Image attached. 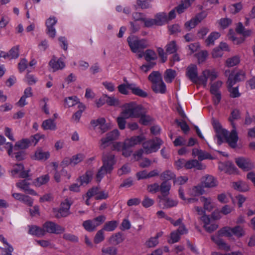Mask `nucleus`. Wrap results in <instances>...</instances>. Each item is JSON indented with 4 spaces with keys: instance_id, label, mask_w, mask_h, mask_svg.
<instances>
[{
    "instance_id": "1",
    "label": "nucleus",
    "mask_w": 255,
    "mask_h": 255,
    "mask_svg": "<svg viewBox=\"0 0 255 255\" xmlns=\"http://www.w3.org/2000/svg\"><path fill=\"white\" fill-rule=\"evenodd\" d=\"M212 124L216 132L218 144H221L223 140L225 139L231 147L235 148L237 146V142L239 137L235 125L233 124V129L230 134H228V131L222 128L217 120L213 118L212 119Z\"/></svg>"
},
{
    "instance_id": "2",
    "label": "nucleus",
    "mask_w": 255,
    "mask_h": 255,
    "mask_svg": "<svg viewBox=\"0 0 255 255\" xmlns=\"http://www.w3.org/2000/svg\"><path fill=\"white\" fill-rule=\"evenodd\" d=\"M143 107L135 102L125 104L122 112V116L126 118H138L143 112Z\"/></svg>"
},
{
    "instance_id": "3",
    "label": "nucleus",
    "mask_w": 255,
    "mask_h": 255,
    "mask_svg": "<svg viewBox=\"0 0 255 255\" xmlns=\"http://www.w3.org/2000/svg\"><path fill=\"white\" fill-rule=\"evenodd\" d=\"M127 41L133 53H136L140 50H143L148 46V42L144 39H139L134 36H130L128 37Z\"/></svg>"
},
{
    "instance_id": "4",
    "label": "nucleus",
    "mask_w": 255,
    "mask_h": 255,
    "mask_svg": "<svg viewBox=\"0 0 255 255\" xmlns=\"http://www.w3.org/2000/svg\"><path fill=\"white\" fill-rule=\"evenodd\" d=\"M220 235L228 237H232L233 235L240 238L245 235V231L240 226H236L233 228L225 227L219 231Z\"/></svg>"
},
{
    "instance_id": "5",
    "label": "nucleus",
    "mask_w": 255,
    "mask_h": 255,
    "mask_svg": "<svg viewBox=\"0 0 255 255\" xmlns=\"http://www.w3.org/2000/svg\"><path fill=\"white\" fill-rule=\"evenodd\" d=\"M218 77V73L215 69H205L202 71L201 75L199 76V84L203 85L204 87H206L208 80L212 82L217 78Z\"/></svg>"
},
{
    "instance_id": "6",
    "label": "nucleus",
    "mask_w": 255,
    "mask_h": 255,
    "mask_svg": "<svg viewBox=\"0 0 255 255\" xmlns=\"http://www.w3.org/2000/svg\"><path fill=\"white\" fill-rule=\"evenodd\" d=\"M163 141L159 138L147 140L143 143L144 153L148 154L155 152L158 150Z\"/></svg>"
},
{
    "instance_id": "7",
    "label": "nucleus",
    "mask_w": 255,
    "mask_h": 255,
    "mask_svg": "<svg viewBox=\"0 0 255 255\" xmlns=\"http://www.w3.org/2000/svg\"><path fill=\"white\" fill-rule=\"evenodd\" d=\"M72 204L68 199H66L61 202L60 207L58 209H53V213L57 218L68 216L70 214V208Z\"/></svg>"
},
{
    "instance_id": "8",
    "label": "nucleus",
    "mask_w": 255,
    "mask_h": 255,
    "mask_svg": "<svg viewBox=\"0 0 255 255\" xmlns=\"http://www.w3.org/2000/svg\"><path fill=\"white\" fill-rule=\"evenodd\" d=\"M43 229L45 233H52L55 234H60L65 231V228L54 222H47L43 225Z\"/></svg>"
},
{
    "instance_id": "9",
    "label": "nucleus",
    "mask_w": 255,
    "mask_h": 255,
    "mask_svg": "<svg viewBox=\"0 0 255 255\" xmlns=\"http://www.w3.org/2000/svg\"><path fill=\"white\" fill-rule=\"evenodd\" d=\"M102 166L107 168L108 171H112L114 169V165L116 163L115 155L111 153H105L102 157Z\"/></svg>"
},
{
    "instance_id": "10",
    "label": "nucleus",
    "mask_w": 255,
    "mask_h": 255,
    "mask_svg": "<svg viewBox=\"0 0 255 255\" xmlns=\"http://www.w3.org/2000/svg\"><path fill=\"white\" fill-rule=\"evenodd\" d=\"M120 136V132L118 129H115L108 132L106 134V136L101 139L100 146L102 148H105L107 147L109 142L112 140L118 139Z\"/></svg>"
},
{
    "instance_id": "11",
    "label": "nucleus",
    "mask_w": 255,
    "mask_h": 255,
    "mask_svg": "<svg viewBox=\"0 0 255 255\" xmlns=\"http://www.w3.org/2000/svg\"><path fill=\"white\" fill-rule=\"evenodd\" d=\"M237 165L245 171L251 170L255 168L254 163L249 158L239 157L236 159Z\"/></svg>"
},
{
    "instance_id": "12",
    "label": "nucleus",
    "mask_w": 255,
    "mask_h": 255,
    "mask_svg": "<svg viewBox=\"0 0 255 255\" xmlns=\"http://www.w3.org/2000/svg\"><path fill=\"white\" fill-rule=\"evenodd\" d=\"M50 157L49 151L44 150L42 147H38L34 153L30 156L32 159L38 161H45Z\"/></svg>"
},
{
    "instance_id": "13",
    "label": "nucleus",
    "mask_w": 255,
    "mask_h": 255,
    "mask_svg": "<svg viewBox=\"0 0 255 255\" xmlns=\"http://www.w3.org/2000/svg\"><path fill=\"white\" fill-rule=\"evenodd\" d=\"M11 175L13 177L26 178L28 176V171L24 170L22 164H16L10 171Z\"/></svg>"
},
{
    "instance_id": "14",
    "label": "nucleus",
    "mask_w": 255,
    "mask_h": 255,
    "mask_svg": "<svg viewBox=\"0 0 255 255\" xmlns=\"http://www.w3.org/2000/svg\"><path fill=\"white\" fill-rule=\"evenodd\" d=\"M57 22V19L54 16L49 17L46 21L47 34L51 38H54L56 36V31L54 26Z\"/></svg>"
},
{
    "instance_id": "15",
    "label": "nucleus",
    "mask_w": 255,
    "mask_h": 255,
    "mask_svg": "<svg viewBox=\"0 0 255 255\" xmlns=\"http://www.w3.org/2000/svg\"><path fill=\"white\" fill-rule=\"evenodd\" d=\"M246 79V73L244 70H239L234 75L231 74L229 75L227 84L229 86H233L236 82L244 80Z\"/></svg>"
},
{
    "instance_id": "16",
    "label": "nucleus",
    "mask_w": 255,
    "mask_h": 255,
    "mask_svg": "<svg viewBox=\"0 0 255 255\" xmlns=\"http://www.w3.org/2000/svg\"><path fill=\"white\" fill-rule=\"evenodd\" d=\"M112 149L118 151H122V154L125 157L129 156L132 153V150L130 149H128L127 148L125 141L124 142H114L113 144Z\"/></svg>"
},
{
    "instance_id": "17",
    "label": "nucleus",
    "mask_w": 255,
    "mask_h": 255,
    "mask_svg": "<svg viewBox=\"0 0 255 255\" xmlns=\"http://www.w3.org/2000/svg\"><path fill=\"white\" fill-rule=\"evenodd\" d=\"M187 75L192 82L199 84V76H198L197 67L196 65L191 64L188 67Z\"/></svg>"
},
{
    "instance_id": "18",
    "label": "nucleus",
    "mask_w": 255,
    "mask_h": 255,
    "mask_svg": "<svg viewBox=\"0 0 255 255\" xmlns=\"http://www.w3.org/2000/svg\"><path fill=\"white\" fill-rule=\"evenodd\" d=\"M145 139V137L142 135L133 136L131 138H127L125 140L126 146L128 149H130V147L139 144Z\"/></svg>"
},
{
    "instance_id": "19",
    "label": "nucleus",
    "mask_w": 255,
    "mask_h": 255,
    "mask_svg": "<svg viewBox=\"0 0 255 255\" xmlns=\"http://www.w3.org/2000/svg\"><path fill=\"white\" fill-rule=\"evenodd\" d=\"M16 185L18 188L30 195L35 196L38 195L34 190L29 188L30 183L28 182L27 179L20 180L18 182Z\"/></svg>"
},
{
    "instance_id": "20",
    "label": "nucleus",
    "mask_w": 255,
    "mask_h": 255,
    "mask_svg": "<svg viewBox=\"0 0 255 255\" xmlns=\"http://www.w3.org/2000/svg\"><path fill=\"white\" fill-rule=\"evenodd\" d=\"M218 168L220 171H224L228 174H232L236 172L237 168L235 165L231 162H220L218 165Z\"/></svg>"
},
{
    "instance_id": "21",
    "label": "nucleus",
    "mask_w": 255,
    "mask_h": 255,
    "mask_svg": "<svg viewBox=\"0 0 255 255\" xmlns=\"http://www.w3.org/2000/svg\"><path fill=\"white\" fill-rule=\"evenodd\" d=\"M195 168L197 170H203L206 168V166L196 159L186 160V169H190Z\"/></svg>"
},
{
    "instance_id": "22",
    "label": "nucleus",
    "mask_w": 255,
    "mask_h": 255,
    "mask_svg": "<svg viewBox=\"0 0 255 255\" xmlns=\"http://www.w3.org/2000/svg\"><path fill=\"white\" fill-rule=\"evenodd\" d=\"M49 65L53 71L62 69L65 66L64 62L61 58L57 59L55 57H53L50 61Z\"/></svg>"
},
{
    "instance_id": "23",
    "label": "nucleus",
    "mask_w": 255,
    "mask_h": 255,
    "mask_svg": "<svg viewBox=\"0 0 255 255\" xmlns=\"http://www.w3.org/2000/svg\"><path fill=\"white\" fill-rule=\"evenodd\" d=\"M128 89L130 90L132 93L135 95L141 97H146L147 94L141 89L139 87L137 86L135 83H128Z\"/></svg>"
},
{
    "instance_id": "24",
    "label": "nucleus",
    "mask_w": 255,
    "mask_h": 255,
    "mask_svg": "<svg viewBox=\"0 0 255 255\" xmlns=\"http://www.w3.org/2000/svg\"><path fill=\"white\" fill-rule=\"evenodd\" d=\"M5 138L2 135H0V150H2L3 148H5L7 150V153L9 156L13 157L12 151H13V145L10 142H5Z\"/></svg>"
},
{
    "instance_id": "25",
    "label": "nucleus",
    "mask_w": 255,
    "mask_h": 255,
    "mask_svg": "<svg viewBox=\"0 0 255 255\" xmlns=\"http://www.w3.org/2000/svg\"><path fill=\"white\" fill-rule=\"evenodd\" d=\"M200 201L203 203V207L206 211L210 212L215 207V203L211 198L202 196L200 198Z\"/></svg>"
},
{
    "instance_id": "26",
    "label": "nucleus",
    "mask_w": 255,
    "mask_h": 255,
    "mask_svg": "<svg viewBox=\"0 0 255 255\" xmlns=\"http://www.w3.org/2000/svg\"><path fill=\"white\" fill-rule=\"evenodd\" d=\"M232 186L234 189L240 192H247L250 189L248 184L241 180L233 182Z\"/></svg>"
},
{
    "instance_id": "27",
    "label": "nucleus",
    "mask_w": 255,
    "mask_h": 255,
    "mask_svg": "<svg viewBox=\"0 0 255 255\" xmlns=\"http://www.w3.org/2000/svg\"><path fill=\"white\" fill-rule=\"evenodd\" d=\"M91 124L94 127L99 126L102 132L107 131L109 128V126L106 124V120L103 118H99L96 120H93L91 122Z\"/></svg>"
},
{
    "instance_id": "28",
    "label": "nucleus",
    "mask_w": 255,
    "mask_h": 255,
    "mask_svg": "<svg viewBox=\"0 0 255 255\" xmlns=\"http://www.w3.org/2000/svg\"><path fill=\"white\" fill-rule=\"evenodd\" d=\"M202 183L205 187L212 188L217 185V182L214 177L207 175L202 178Z\"/></svg>"
},
{
    "instance_id": "29",
    "label": "nucleus",
    "mask_w": 255,
    "mask_h": 255,
    "mask_svg": "<svg viewBox=\"0 0 255 255\" xmlns=\"http://www.w3.org/2000/svg\"><path fill=\"white\" fill-rule=\"evenodd\" d=\"M28 233L38 237L43 236L45 235L43 228H41L35 225L28 226Z\"/></svg>"
},
{
    "instance_id": "30",
    "label": "nucleus",
    "mask_w": 255,
    "mask_h": 255,
    "mask_svg": "<svg viewBox=\"0 0 255 255\" xmlns=\"http://www.w3.org/2000/svg\"><path fill=\"white\" fill-rule=\"evenodd\" d=\"M93 175V172L89 170L87 171L85 174L81 176L79 179L81 185H84L88 184L92 179Z\"/></svg>"
},
{
    "instance_id": "31",
    "label": "nucleus",
    "mask_w": 255,
    "mask_h": 255,
    "mask_svg": "<svg viewBox=\"0 0 255 255\" xmlns=\"http://www.w3.org/2000/svg\"><path fill=\"white\" fill-rule=\"evenodd\" d=\"M44 130H55L56 129V124L54 120L51 119L44 120L41 125Z\"/></svg>"
},
{
    "instance_id": "32",
    "label": "nucleus",
    "mask_w": 255,
    "mask_h": 255,
    "mask_svg": "<svg viewBox=\"0 0 255 255\" xmlns=\"http://www.w3.org/2000/svg\"><path fill=\"white\" fill-rule=\"evenodd\" d=\"M156 25H162L168 21L167 15L165 13L161 12L157 14L154 18Z\"/></svg>"
},
{
    "instance_id": "33",
    "label": "nucleus",
    "mask_w": 255,
    "mask_h": 255,
    "mask_svg": "<svg viewBox=\"0 0 255 255\" xmlns=\"http://www.w3.org/2000/svg\"><path fill=\"white\" fill-rule=\"evenodd\" d=\"M204 193V190L201 186H196L190 188L188 194L191 197H197L202 195Z\"/></svg>"
},
{
    "instance_id": "34",
    "label": "nucleus",
    "mask_w": 255,
    "mask_h": 255,
    "mask_svg": "<svg viewBox=\"0 0 255 255\" xmlns=\"http://www.w3.org/2000/svg\"><path fill=\"white\" fill-rule=\"evenodd\" d=\"M152 89L156 93L164 94L166 92V85L163 80L152 85Z\"/></svg>"
},
{
    "instance_id": "35",
    "label": "nucleus",
    "mask_w": 255,
    "mask_h": 255,
    "mask_svg": "<svg viewBox=\"0 0 255 255\" xmlns=\"http://www.w3.org/2000/svg\"><path fill=\"white\" fill-rule=\"evenodd\" d=\"M148 80L152 85L159 83L162 80L161 74L158 71H153L148 76Z\"/></svg>"
},
{
    "instance_id": "36",
    "label": "nucleus",
    "mask_w": 255,
    "mask_h": 255,
    "mask_svg": "<svg viewBox=\"0 0 255 255\" xmlns=\"http://www.w3.org/2000/svg\"><path fill=\"white\" fill-rule=\"evenodd\" d=\"M30 145V141L27 139H23L16 142L13 149H25Z\"/></svg>"
},
{
    "instance_id": "37",
    "label": "nucleus",
    "mask_w": 255,
    "mask_h": 255,
    "mask_svg": "<svg viewBox=\"0 0 255 255\" xmlns=\"http://www.w3.org/2000/svg\"><path fill=\"white\" fill-rule=\"evenodd\" d=\"M64 103L65 107H71L79 103V99L76 96L68 97L64 99Z\"/></svg>"
},
{
    "instance_id": "38",
    "label": "nucleus",
    "mask_w": 255,
    "mask_h": 255,
    "mask_svg": "<svg viewBox=\"0 0 255 255\" xmlns=\"http://www.w3.org/2000/svg\"><path fill=\"white\" fill-rule=\"evenodd\" d=\"M221 34L218 32H213L210 34L206 40V43L207 46H212L214 44V41L219 38Z\"/></svg>"
},
{
    "instance_id": "39",
    "label": "nucleus",
    "mask_w": 255,
    "mask_h": 255,
    "mask_svg": "<svg viewBox=\"0 0 255 255\" xmlns=\"http://www.w3.org/2000/svg\"><path fill=\"white\" fill-rule=\"evenodd\" d=\"M143 112L140 115L139 123L143 125H148L152 121V118L148 115H146V110L143 108Z\"/></svg>"
},
{
    "instance_id": "40",
    "label": "nucleus",
    "mask_w": 255,
    "mask_h": 255,
    "mask_svg": "<svg viewBox=\"0 0 255 255\" xmlns=\"http://www.w3.org/2000/svg\"><path fill=\"white\" fill-rule=\"evenodd\" d=\"M236 31L242 34L245 37L249 36L252 33V31L250 29H246L245 28L243 24L241 22H239L236 27Z\"/></svg>"
},
{
    "instance_id": "41",
    "label": "nucleus",
    "mask_w": 255,
    "mask_h": 255,
    "mask_svg": "<svg viewBox=\"0 0 255 255\" xmlns=\"http://www.w3.org/2000/svg\"><path fill=\"white\" fill-rule=\"evenodd\" d=\"M49 180V176L48 175H44L36 178L34 181L33 184L36 187H40V186L45 184Z\"/></svg>"
},
{
    "instance_id": "42",
    "label": "nucleus",
    "mask_w": 255,
    "mask_h": 255,
    "mask_svg": "<svg viewBox=\"0 0 255 255\" xmlns=\"http://www.w3.org/2000/svg\"><path fill=\"white\" fill-rule=\"evenodd\" d=\"M19 56V46H15L11 48L8 53H6V58L15 59Z\"/></svg>"
},
{
    "instance_id": "43",
    "label": "nucleus",
    "mask_w": 255,
    "mask_h": 255,
    "mask_svg": "<svg viewBox=\"0 0 255 255\" xmlns=\"http://www.w3.org/2000/svg\"><path fill=\"white\" fill-rule=\"evenodd\" d=\"M124 241V238L122 234L120 233H116L112 235L109 239V242L113 245H118Z\"/></svg>"
},
{
    "instance_id": "44",
    "label": "nucleus",
    "mask_w": 255,
    "mask_h": 255,
    "mask_svg": "<svg viewBox=\"0 0 255 255\" xmlns=\"http://www.w3.org/2000/svg\"><path fill=\"white\" fill-rule=\"evenodd\" d=\"M118 250L114 247H103L102 249L101 255H117Z\"/></svg>"
},
{
    "instance_id": "45",
    "label": "nucleus",
    "mask_w": 255,
    "mask_h": 255,
    "mask_svg": "<svg viewBox=\"0 0 255 255\" xmlns=\"http://www.w3.org/2000/svg\"><path fill=\"white\" fill-rule=\"evenodd\" d=\"M157 58V55L155 52L151 49H147L145 51L144 59L149 62L153 61Z\"/></svg>"
},
{
    "instance_id": "46",
    "label": "nucleus",
    "mask_w": 255,
    "mask_h": 255,
    "mask_svg": "<svg viewBox=\"0 0 255 255\" xmlns=\"http://www.w3.org/2000/svg\"><path fill=\"white\" fill-rule=\"evenodd\" d=\"M118 222L116 221H111L107 222L105 224L103 230L108 232H112L116 229L118 225Z\"/></svg>"
},
{
    "instance_id": "47",
    "label": "nucleus",
    "mask_w": 255,
    "mask_h": 255,
    "mask_svg": "<svg viewBox=\"0 0 255 255\" xmlns=\"http://www.w3.org/2000/svg\"><path fill=\"white\" fill-rule=\"evenodd\" d=\"M212 240L218 245L220 249L227 251L230 250V246L225 243L222 240L217 237H212Z\"/></svg>"
},
{
    "instance_id": "48",
    "label": "nucleus",
    "mask_w": 255,
    "mask_h": 255,
    "mask_svg": "<svg viewBox=\"0 0 255 255\" xmlns=\"http://www.w3.org/2000/svg\"><path fill=\"white\" fill-rule=\"evenodd\" d=\"M176 76V71L171 69L166 70L164 74V79L167 83H171Z\"/></svg>"
},
{
    "instance_id": "49",
    "label": "nucleus",
    "mask_w": 255,
    "mask_h": 255,
    "mask_svg": "<svg viewBox=\"0 0 255 255\" xmlns=\"http://www.w3.org/2000/svg\"><path fill=\"white\" fill-rule=\"evenodd\" d=\"M163 204L165 208H169L176 206L178 201L169 198H164L162 200Z\"/></svg>"
},
{
    "instance_id": "50",
    "label": "nucleus",
    "mask_w": 255,
    "mask_h": 255,
    "mask_svg": "<svg viewBox=\"0 0 255 255\" xmlns=\"http://www.w3.org/2000/svg\"><path fill=\"white\" fill-rule=\"evenodd\" d=\"M170 188V183L167 182L166 181L163 182L160 186H159V190L163 196L168 195Z\"/></svg>"
},
{
    "instance_id": "51",
    "label": "nucleus",
    "mask_w": 255,
    "mask_h": 255,
    "mask_svg": "<svg viewBox=\"0 0 255 255\" xmlns=\"http://www.w3.org/2000/svg\"><path fill=\"white\" fill-rule=\"evenodd\" d=\"M112 171H111L107 170V168L102 166L98 170L96 175V179L97 181L100 182L106 174L110 173Z\"/></svg>"
},
{
    "instance_id": "52",
    "label": "nucleus",
    "mask_w": 255,
    "mask_h": 255,
    "mask_svg": "<svg viewBox=\"0 0 255 255\" xmlns=\"http://www.w3.org/2000/svg\"><path fill=\"white\" fill-rule=\"evenodd\" d=\"M223 82L218 80L215 82H211L210 92L211 93H220V88L221 87Z\"/></svg>"
},
{
    "instance_id": "53",
    "label": "nucleus",
    "mask_w": 255,
    "mask_h": 255,
    "mask_svg": "<svg viewBox=\"0 0 255 255\" xmlns=\"http://www.w3.org/2000/svg\"><path fill=\"white\" fill-rule=\"evenodd\" d=\"M86 156L84 153H79L71 157L72 164L77 165L82 162L85 158Z\"/></svg>"
},
{
    "instance_id": "54",
    "label": "nucleus",
    "mask_w": 255,
    "mask_h": 255,
    "mask_svg": "<svg viewBox=\"0 0 255 255\" xmlns=\"http://www.w3.org/2000/svg\"><path fill=\"white\" fill-rule=\"evenodd\" d=\"M178 49V46L175 41H171L168 43L166 46V52L169 53H173L175 52Z\"/></svg>"
},
{
    "instance_id": "55",
    "label": "nucleus",
    "mask_w": 255,
    "mask_h": 255,
    "mask_svg": "<svg viewBox=\"0 0 255 255\" xmlns=\"http://www.w3.org/2000/svg\"><path fill=\"white\" fill-rule=\"evenodd\" d=\"M232 22V19L229 18H223L218 21V23L221 28H227Z\"/></svg>"
},
{
    "instance_id": "56",
    "label": "nucleus",
    "mask_w": 255,
    "mask_h": 255,
    "mask_svg": "<svg viewBox=\"0 0 255 255\" xmlns=\"http://www.w3.org/2000/svg\"><path fill=\"white\" fill-rule=\"evenodd\" d=\"M175 177V174L170 170H166L160 175L161 179L166 181L174 179Z\"/></svg>"
},
{
    "instance_id": "57",
    "label": "nucleus",
    "mask_w": 255,
    "mask_h": 255,
    "mask_svg": "<svg viewBox=\"0 0 255 255\" xmlns=\"http://www.w3.org/2000/svg\"><path fill=\"white\" fill-rule=\"evenodd\" d=\"M240 58L238 56H235L233 57L228 58L226 60V65L228 67H233L239 63Z\"/></svg>"
},
{
    "instance_id": "58",
    "label": "nucleus",
    "mask_w": 255,
    "mask_h": 255,
    "mask_svg": "<svg viewBox=\"0 0 255 255\" xmlns=\"http://www.w3.org/2000/svg\"><path fill=\"white\" fill-rule=\"evenodd\" d=\"M0 241L3 243L4 248L3 250L6 253H12L13 251V249L11 246H10L6 241L4 237L2 235H0Z\"/></svg>"
},
{
    "instance_id": "59",
    "label": "nucleus",
    "mask_w": 255,
    "mask_h": 255,
    "mask_svg": "<svg viewBox=\"0 0 255 255\" xmlns=\"http://www.w3.org/2000/svg\"><path fill=\"white\" fill-rule=\"evenodd\" d=\"M190 6L189 2L184 0L176 8V10L179 13H183L186 9Z\"/></svg>"
},
{
    "instance_id": "60",
    "label": "nucleus",
    "mask_w": 255,
    "mask_h": 255,
    "mask_svg": "<svg viewBox=\"0 0 255 255\" xmlns=\"http://www.w3.org/2000/svg\"><path fill=\"white\" fill-rule=\"evenodd\" d=\"M168 27L170 34H177L181 31L180 26L178 24L169 25Z\"/></svg>"
},
{
    "instance_id": "61",
    "label": "nucleus",
    "mask_w": 255,
    "mask_h": 255,
    "mask_svg": "<svg viewBox=\"0 0 255 255\" xmlns=\"http://www.w3.org/2000/svg\"><path fill=\"white\" fill-rule=\"evenodd\" d=\"M104 98L105 99L106 102L109 106H117L119 104V100L114 97H110L107 95H105Z\"/></svg>"
},
{
    "instance_id": "62",
    "label": "nucleus",
    "mask_w": 255,
    "mask_h": 255,
    "mask_svg": "<svg viewBox=\"0 0 255 255\" xmlns=\"http://www.w3.org/2000/svg\"><path fill=\"white\" fill-rule=\"evenodd\" d=\"M197 24L198 23L193 17L185 23L184 28L186 30L190 31L192 28H194Z\"/></svg>"
},
{
    "instance_id": "63",
    "label": "nucleus",
    "mask_w": 255,
    "mask_h": 255,
    "mask_svg": "<svg viewBox=\"0 0 255 255\" xmlns=\"http://www.w3.org/2000/svg\"><path fill=\"white\" fill-rule=\"evenodd\" d=\"M154 203V201L153 199L150 198L148 196H144V199H143L141 204L142 205L146 208H149L152 206Z\"/></svg>"
},
{
    "instance_id": "64",
    "label": "nucleus",
    "mask_w": 255,
    "mask_h": 255,
    "mask_svg": "<svg viewBox=\"0 0 255 255\" xmlns=\"http://www.w3.org/2000/svg\"><path fill=\"white\" fill-rule=\"evenodd\" d=\"M83 226L84 229L89 232H92L96 229L95 226H94L92 220L84 221L83 223Z\"/></svg>"
}]
</instances>
